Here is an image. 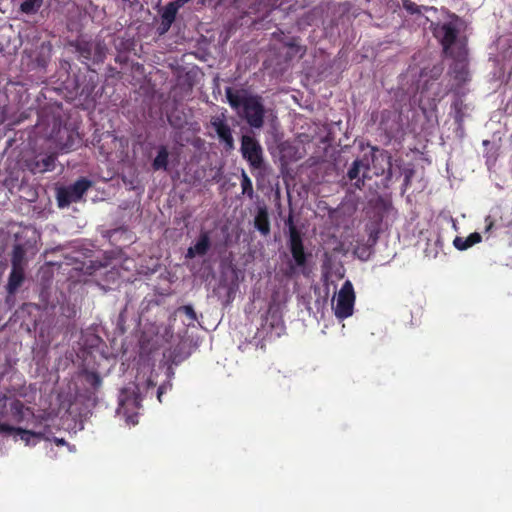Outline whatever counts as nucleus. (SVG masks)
Wrapping results in <instances>:
<instances>
[{
    "label": "nucleus",
    "mask_w": 512,
    "mask_h": 512,
    "mask_svg": "<svg viewBox=\"0 0 512 512\" xmlns=\"http://www.w3.org/2000/svg\"><path fill=\"white\" fill-rule=\"evenodd\" d=\"M56 443H57L58 445H63V444L65 443V441H64V439H57V440H56Z\"/></svg>",
    "instance_id": "nucleus-34"
},
{
    "label": "nucleus",
    "mask_w": 512,
    "mask_h": 512,
    "mask_svg": "<svg viewBox=\"0 0 512 512\" xmlns=\"http://www.w3.org/2000/svg\"><path fill=\"white\" fill-rule=\"evenodd\" d=\"M467 239L472 245H475L481 242L482 236L478 232H473L467 237Z\"/></svg>",
    "instance_id": "nucleus-27"
},
{
    "label": "nucleus",
    "mask_w": 512,
    "mask_h": 512,
    "mask_svg": "<svg viewBox=\"0 0 512 512\" xmlns=\"http://www.w3.org/2000/svg\"><path fill=\"white\" fill-rule=\"evenodd\" d=\"M453 244H454L455 248H457L458 250L463 251V250L467 249L465 240L462 237H456L453 241Z\"/></svg>",
    "instance_id": "nucleus-28"
},
{
    "label": "nucleus",
    "mask_w": 512,
    "mask_h": 512,
    "mask_svg": "<svg viewBox=\"0 0 512 512\" xmlns=\"http://www.w3.org/2000/svg\"><path fill=\"white\" fill-rule=\"evenodd\" d=\"M132 71L135 69V71H139L143 66L137 65V66H130Z\"/></svg>",
    "instance_id": "nucleus-32"
},
{
    "label": "nucleus",
    "mask_w": 512,
    "mask_h": 512,
    "mask_svg": "<svg viewBox=\"0 0 512 512\" xmlns=\"http://www.w3.org/2000/svg\"><path fill=\"white\" fill-rule=\"evenodd\" d=\"M241 153L253 169L263 166V150L260 143L252 136L243 135L241 138Z\"/></svg>",
    "instance_id": "nucleus-4"
},
{
    "label": "nucleus",
    "mask_w": 512,
    "mask_h": 512,
    "mask_svg": "<svg viewBox=\"0 0 512 512\" xmlns=\"http://www.w3.org/2000/svg\"><path fill=\"white\" fill-rule=\"evenodd\" d=\"M212 125L221 141H223L228 149L233 148L234 140L231 128L223 120L217 119L212 122Z\"/></svg>",
    "instance_id": "nucleus-13"
},
{
    "label": "nucleus",
    "mask_w": 512,
    "mask_h": 512,
    "mask_svg": "<svg viewBox=\"0 0 512 512\" xmlns=\"http://www.w3.org/2000/svg\"><path fill=\"white\" fill-rule=\"evenodd\" d=\"M254 227L263 236H267L270 233V220L266 206H259L254 218Z\"/></svg>",
    "instance_id": "nucleus-11"
},
{
    "label": "nucleus",
    "mask_w": 512,
    "mask_h": 512,
    "mask_svg": "<svg viewBox=\"0 0 512 512\" xmlns=\"http://www.w3.org/2000/svg\"><path fill=\"white\" fill-rule=\"evenodd\" d=\"M464 240H465V244H466L467 249L473 246V245L469 242V240L467 239V237H466V238H464Z\"/></svg>",
    "instance_id": "nucleus-33"
},
{
    "label": "nucleus",
    "mask_w": 512,
    "mask_h": 512,
    "mask_svg": "<svg viewBox=\"0 0 512 512\" xmlns=\"http://www.w3.org/2000/svg\"><path fill=\"white\" fill-rule=\"evenodd\" d=\"M226 99L230 106L243 115L253 128H261L264 124L265 108L262 97L252 95L245 90L226 89Z\"/></svg>",
    "instance_id": "nucleus-2"
},
{
    "label": "nucleus",
    "mask_w": 512,
    "mask_h": 512,
    "mask_svg": "<svg viewBox=\"0 0 512 512\" xmlns=\"http://www.w3.org/2000/svg\"><path fill=\"white\" fill-rule=\"evenodd\" d=\"M20 439L25 442L26 445H35L36 442L34 439L40 440L43 438L44 434L42 432H35L33 430H28L24 428H19L18 434Z\"/></svg>",
    "instance_id": "nucleus-18"
},
{
    "label": "nucleus",
    "mask_w": 512,
    "mask_h": 512,
    "mask_svg": "<svg viewBox=\"0 0 512 512\" xmlns=\"http://www.w3.org/2000/svg\"><path fill=\"white\" fill-rule=\"evenodd\" d=\"M92 186V182L85 178H79L75 183L59 187L56 191V199L59 208L68 207L73 202H78Z\"/></svg>",
    "instance_id": "nucleus-3"
},
{
    "label": "nucleus",
    "mask_w": 512,
    "mask_h": 512,
    "mask_svg": "<svg viewBox=\"0 0 512 512\" xmlns=\"http://www.w3.org/2000/svg\"><path fill=\"white\" fill-rule=\"evenodd\" d=\"M42 4V0H25L21 4V10L24 13H33L35 12Z\"/></svg>",
    "instance_id": "nucleus-21"
},
{
    "label": "nucleus",
    "mask_w": 512,
    "mask_h": 512,
    "mask_svg": "<svg viewBox=\"0 0 512 512\" xmlns=\"http://www.w3.org/2000/svg\"><path fill=\"white\" fill-rule=\"evenodd\" d=\"M455 80L458 81V85H462L469 80V71L467 66H454L453 72Z\"/></svg>",
    "instance_id": "nucleus-20"
},
{
    "label": "nucleus",
    "mask_w": 512,
    "mask_h": 512,
    "mask_svg": "<svg viewBox=\"0 0 512 512\" xmlns=\"http://www.w3.org/2000/svg\"><path fill=\"white\" fill-rule=\"evenodd\" d=\"M210 246L209 232L203 231L200 233L195 245L188 248L186 258L193 259L196 256H204L207 254Z\"/></svg>",
    "instance_id": "nucleus-8"
},
{
    "label": "nucleus",
    "mask_w": 512,
    "mask_h": 512,
    "mask_svg": "<svg viewBox=\"0 0 512 512\" xmlns=\"http://www.w3.org/2000/svg\"><path fill=\"white\" fill-rule=\"evenodd\" d=\"M67 134V140L62 144V149L73 150L75 148V134L73 132H69L68 130L64 131Z\"/></svg>",
    "instance_id": "nucleus-23"
},
{
    "label": "nucleus",
    "mask_w": 512,
    "mask_h": 512,
    "mask_svg": "<svg viewBox=\"0 0 512 512\" xmlns=\"http://www.w3.org/2000/svg\"><path fill=\"white\" fill-rule=\"evenodd\" d=\"M180 7L173 1L170 2L165 6V8L162 11V20L163 23L168 27L173 23L175 20L176 14Z\"/></svg>",
    "instance_id": "nucleus-17"
},
{
    "label": "nucleus",
    "mask_w": 512,
    "mask_h": 512,
    "mask_svg": "<svg viewBox=\"0 0 512 512\" xmlns=\"http://www.w3.org/2000/svg\"><path fill=\"white\" fill-rule=\"evenodd\" d=\"M25 280V269L11 268L6 290L9 295H14Z\"/></svg>",
    "instance_id": "nucleus-12"
},
{
    "label": "nucleus",
    "mask_w": 512,
    "mask_h": 512,
    "mask_svg": "<svg viewBox=\"0 0 512 512\" xmlns=\"http://www.w3.org/2000/svg\"><path fill=\"white\" fill-rule=\"evenodd\" d=\"M285 224L288 226L289 229V237H292L293 231L299 232L297 227L294 224L292 215H289L288 219L286 220Z\"/></svg>",
    "instance_id": "nucleus-26"
},
{
    "label": "nucleus",
    "mask_w": 512,
    "mask_h": 512,
    "mask_svg": "<svg viewBox=\"0 0 512 512\" xmlns=\"http://www.w3.org/2000/svg\"><path fill=\"white\" fill-rule=\"evenodd\" d=\"M86 381L93 389H98L102 385V379L96 372H88L86 374Z\"/></svg>",
    "instance_id": "nucleus-22"
},
{
    "label": "nucleus",
    "mask_w": 512,
    "mask_h": 512,
    "mask_svg": "<svg viewBox=\"0 0 512 512\" xmlns=\"http://www.w3.org/2000/svg\"><path fill=\"white\" fill-rule=\"evenodd\" d=\"M171 68H174V65H171ZM175 68H177V70H180L179 68H182V66H175Z\"/></svg>",
    "instance_id": "nucleus-35"
},
{
    "label": "nucleus",
    "mask_w": 512,
    "mask_h": 512,
    "mask_svg": "<svg viewBox=\"0 0 512 512\" xmlns=\"http://www.w3.org/2000/svg\"><path fill=\"white\" fill-rule=\"evenodd\" d=\"M399 128H400V125L398 123L396 124V128L395 129L383 127L385 133L387 134V136L389 138L395 137V135L399 132Z\"/></svg>",
    "instance_id": "nucleus-30"
},
{
    "label": "nucleus",
    "mask_w": 512,
    "mask_h": 512,
    "mask_svg": "<svg viewBox=\"0 0 512 512\" xmlns=\"http://www.w3.org/2000/svg\"><path fill=\"white\" fill-rule=\"evenodd\" d=\"M181 310L191 320H196L197 319L196 312H195V310L193 309V307L191 305H185V306H183L181 308Z\"/></svg>",
    "instance_id": "nucleus-25"
},
{
    "label": "nucleus",
    "mask_w": 512,
    "mask_h": 512,
    "mask_svg": "<svg viewBox=\"0 0 512 512\" xmlns=\"http://www.w3.org/2000/svg\"><path fill=\"white\" fill-rule=\"evenodd\" d=\"M85 72L89 75V81L84 83L81 81L80 77H76V86L77 88H81L82 93H91L95 89L98 83V74L95 70L91 69V66H84Z\"/></svg>",
    "instance_id": "nucleus-14"
},
{
    "label": "nucleus",
    "mask_w": 512,
    "mask_h": 512,
    "mask_svg": "<svg viewBox=\"0 0 512 512\" xmlns=\"http://www.w3.org/2000/svg\"><path fill=\"white\" fill-rule=\"evenodd\" d=\"M26 251L21 244H16L13 247L11 255V268L25 269L26 265Z\"/></svg>",
    "instance_id": "nucleus-16"
},
{
    "label": "nucleus",
    "mask_w": 512,
    "mask_h": 512,
    "mask_svg": "<svg viewBox=\"0 0 512 512\" xmlns=\"http://www.w3.org/2000/svg\"><path fill=\"white\" fill-rule=\"evenodd\" d=\"M241 188H242L243 195H246L249 199H253L254 190H253L252 181L249 178V176L246 174L245 171H242V174H241Z\"/></svg>",
    "instance_id": "nucleus-19"
},
{
    "label": "nucleus",
    "mask_w": 512,
    "mask_h": 512,
    "mask_svg": "<svg viewBox=\"0 0 512 512\" xmlns=\"http://www.w3.org/2000/svg\"><path fill=\"white\" fill-rule=\"evenodd\" d=\"M10 408L12 417L17 423H24L28 417L36 420L32 408L25 406L20 400H14L11 403Z\"/></svg>",
    "instance_id": "nucleus-10"
},
{
    "label": "nucleus",
    "mask_w": 512,
    "mask_h": 512,
    "mask_svg": "<svg viewBox=\"0 0 512 512\" xmlns=\"http://www.w3.org/2000/svg\"><path fill=\"white\" fill-rule=\"evenodd\" d=\"M354 303L355 293L353 285L350 281H346L338 293L335 316L341 320L350 317L353 314Z\"/></svg>",
    "instance_id": "nucleus-5"
},
{
    "label": "nucleus",
    "mask_w": 512,
    "mask_h": 512,
    "mask_svg": "<svg viewBox=\"0 0 512 512\" xmlns=\"http://www.w3.org/2000/svg\"><path fill=\"white\" fill-rule=\"evenodd\" d=\"M288 247L292 258L297 267H304L307 263V253L304 249L303 239L300 232L293 231L292 237H289Z\"/></svg>",
    "instance_id": "nucleus-7"
},
{
    "label": "nucleus",
    "mask_w": 512,
    "mask_h": 512,
    "mask_svg": "<svg viewBox=\"0 0 512 512\" xmlns=\"http://www.w3.org/2000/svg\"><path fill=\"white\" fill-rule=\"evenodd\" d=\"M465 24L457 16L452 15L447 21L434 25V36L439 40L446 55L463 62L467 60L468 50L466 37L462 35Z\"/></svg>",
    "instance_id": "nucleus-1"
},
{
    "label": "nucleus",
    "mask_w": 512,
    "mask_h": 512,
    "mask_svg": "<svg viewBox=\"0 0 512 512\" xmlns=\"http://www.w3.org/2000/svg\"><path fill=\"white\" fill-rule=\"evenodd\" d=\"M162 394H163V387H159L158 388V391H157V397H158V400L161 402V397H162Z\"/></svg>",
    "instance_id": "nucleus-31"
},
{
    "label": "nucleus",
    "mask_w": 512,
    "mask_h": 512,
    "mask_svg": "<svg viewBox=\"0 0 512 512\" xmlns=\"http://www.w3.org/2000/svg\"><path fill=\"white\" fill-rule=\"evenodd\" d=\"M19 428L20 427H14V426H11L6 423H0V432L9 433V434H12V433L18 434Z\"/></svg>",
    "instance_id": "nucleus-24"
},
{
    "label": "nucleus",
    "mask_w": 512,
    "mask_h": 512,
    "mask_svg": "<svg viewBox=\"0 0 512 512\" xmlns=\"http://www.w3.org/2000/svg\"><path fill=\"white\" fill-rule=\"evenodd\" d=\"M485 223H486V226H485L484 232L490 233L492 231V229L494 228L495 221L490 215H488L485 218Z\"/></svg>",
    "instance_id": "nucleus-29"
},
{
    "label": "nucleus",
    "mask_w": 512,
    "mask_h": 512,
    "mask_svg": "<svg viewBox=\"0 0 512 512\" xmlns=\"http://www.w3.org/2000/svg\"><path fill=\"white\" fill-rule=\"evenodd\" d=\"M169 165V151L166 145H160L157 150V155L152 161V169L154 171H167Z\"/></svg>",
    "instance_id": "nucleus-15"
},
{
    "label": "nucleus",
    "mask_w": 512,
    "mask_h": 512,
    "mask_svg": "<svg viewBox=\"0 0 512 512\" xmlns=\"http://www.w3.org/2000/svg\"><path fill=\"white\" fill-rule=\"evenodd\" d=\"M56 155H36L35 157L28 158L25 160V167L32 173H44L52 171L55 168Z\"/></svg>",
    "instance_id": "nucleus-6"
},
{
    "label": "nucleus",
    "mask_w": 512,
    "mask_h": 512,
    "mask_svg": "<svg viewBox=\"0 0 512 512\" xmlns=\"http://www.w3.org/2000/svg\"><path fill=\"white\" fill-rule=\"evenodd\" d=\"M369 168V159L367 156H364L362 159H356L353 161L352 166L349 168L347 172V177L350 180L357 179L355 186L361 189V187L364 185V180L358 179L359 173L361 169H364V172H366L369 170ZM363 178H366L365 173H363Z\"/></svg>",
    "instance_id": "nucleus-9"
}]
</instances>
